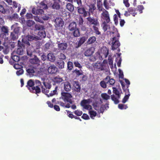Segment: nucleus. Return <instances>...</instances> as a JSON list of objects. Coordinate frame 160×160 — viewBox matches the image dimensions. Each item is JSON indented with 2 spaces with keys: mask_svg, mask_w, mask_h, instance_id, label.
Listing matches in <instances>:
<instances>
[{
  "mask_svg": "<svg viewBox=\"0 0 160 160\" xmlns=\"http://www.w3.org/2000/svg\"><path fill=\"white\" fill-rule=\"evenodd\" d=\"M79 27L82 26L83 24V20L82 16L80 15L78 18V20L77 21Z\"/></svg>",
  "mask_w": 160,
  "mask_h": 160,
  "instance_id": "cd10ccee",
  "label": "nucleus"
},
{
  "mask_svg": "<svg viewBox=\"0 0 160 160\" xmlns=\"http://www.w3.org/2000/svg\"><path fill=\"white\" fill-rule=\"evenodd\" d=\"M68 29L71 32L72 31H73L74 29H75L77 28V24L75 22H71L68 26Z\"/></svg>",
  "mask_w": 160,
  "mask_h": 160,
  "instance_id": "aec40b11",
  "label": "nucleus"
},
{
  "mask_svg": "<svg viewBox=\"0 0 160 160\" xmlns=\"http://www.w3.org/2000/svg\"><path fill=\"white\" fill-rule=\"evenodd\" d=\"M115 82V80L113 78H110L109 81V85L111 86H113Z\"/></svg>",
  "mask_w": 160,
  "mask_h": 160,
  "instance_id": "680f3d73",
  "label": "nucleus"
},
{
  "mask_svg": "<svg viewBox=\"0 0 160 160\" xmlns=\"http://www.w3.org/2000/svg\"><path fill=\"white\" fill-rule=\"evenodd\" d=\"M39 8L42 9L46 10L48 9V7L44 1L41 2L39 4Z\"/></svg>",
  "mask_w": 160,
  "mask_h": 160,
  "instance_id": "c85d7f7f",
  "label": "nucleus"
},
{
  "mask_svg": "<svg viewBox=\"0 0 160 160\" xmlns=\"http://www.w3.org/2000/svg\"><path fill=\"white\" fill-rule=\"evenodd\" d=\"M68 68L69 70H71L73 68V64L72 62L71 61H69L68 62Z\"/></svg>",
  "mask_w": 160,
  "mask_h": 160,
  "instance_id": "864d4df0",
  "label": "nucleus"
},
{
  "mask_svg": "<svg viewBox=\"0 0 160 160\" xmlns=\"http://www.w3.org/2000/svg\"><path fill=\"white\" fill-rule=\"evenodd\" d=\"M74 90L75 91L79 92L81 90V87L78 81H74L73 83Z\"/></svg>",
  "mask_w": 160,
  "mask_h": 160,
  "instance_id": "f3484780",
  "label": "nucleus"
},
{
  "mask_svg": "<svg viewBox=\"0 0 160 160\" xmlns=\"http://www.w3.org/2000/svg\"><path fill=\"white\" fill-rule=\"evenodd\" d=\"M26 24L27 26L29 27H31L35 24V22L32 20H28L26 22Z\"/></svg>",
  "mask_w": 160,
  "mask_h": 160,
  "instance_id": "3c124183",
  "label": "nucleus"
},
{
  "mask_svg": "<svg viewBox=\"0 0 160 160\" xmlns=\"http://www.w3.org/2000/svg\"><path fill=\"white\" fill-rule=\"evenodd\" d=\"M38 37L35 35H28L24 38L22 39V43L29 46L30 43L29 41H32L34 40H37L38 39Z\"/></svg>",
  "mask_w": 160,
  "mask_h": 160,
  "instance_id": "20e7f679",
  "label": "nucleus"
},
{
  "mask_svg": "<svg viewBox=\"0 0 160 160\" xmlns=\"http://www.w3.org/2000/svg\"><path fill=\"white\" fill-rule=\"evenodd\" d=\"M47 58L48 61L53 62L55 61L56 58L53 54L49 53L47 55Z\"/></svg>",
  "mask_w": 160,
  "mask_h": 160,
  "instance_id": "4be33fe9",
  "label": "nucleus"
},
{
  "mask_svg": "<svg viewBox=\"0 0 160 160\" xmlns=\"http://www.w3.org/2000/svg\"><path fill=\"white\" fill-rule=\"evenodd\" d=\"M112 88L113 89V92L115 94V95L117 96L118 98H120L121 95L119 92V91L116 88L113 87Z\"/></svg>",
  "mask_w": 160,
  "mask_h": 160,
  "instance_id": "58836bf2",
  "label": "nucleus"
},
{
  "mask_svg": "<svg viewBox=\"0 0 160 160\" xmlns=\"http://www.w3.org/2000/svg\"><path fill=\"white\" fill-rule=\"evenodd\" d=\"M113 20L115 25H117L118 23V16L116 14H115L113 15Z\"/></svg>",
  "mask_w": 160,
  "mask_h": 160,
  "instance_id": "6e6d98bb",
  "label": "nucleus"
},
{
  "mask_svg": "<svg viewBox=\"0 0 160 160\" xmlns=\"http://www.w3.org/2000/svg\"><path fill=\"white\" fill-rule=\"evenodd\" d=\"M108 64L112 68L113 67V62L112 60V58L110 55H109L108 57Z\"/></svg>",
  "mask_w": 160,
  "mask_h": 160,
  "instance_id": "e433bc0d",
  "label": "nucleus"
},
{
  "mask_svg": "<svg viewBox=\"0 0 160 160\" xmlns=\"http://www.w3.org/2000/svg\"><path fill=\"white\" fill-rule=\"evenodd\" d=\"M27 51L28 55L30 56L31 57H32V55H33V51L31 50V49L29 48H27Z\"/></svg>",
  "mask_w": 160,
  "mask_h": 160,
  "instance_id": "5fc2aeb1",
  "label": "nucleus"
},
{
  "mask_svg": "<svg viewBox=\"0 0 160 160\" xmlns=\"http://www.w3.org/2000/svg\"><path fill=\"white\" fill-rule=\"evenodd\" d=\"M89 114L91 118L92 119H94V117H95L97 114L96 112L93 110L89 111Z\"/></svg>",
  "mask_w": 160,
  "mask_h": 160,
  "instance_id": "4c0bfd02",
  "label": "nucleus"
},
{
  "mask_svg": "<svg viewBox=\"0 0 160 160\" xmlns=\"http://www.w3.org/2000/svg\"><path fill=\"white\" fill-rule=\"evenodd\" d=\"M128 10L130 14H132L134 17L137 14V13L135 12V9L133 8L130 7Z\"/></svg>",
  "mask_w": 160,
  "mask_h": 160,
  "instance_id": "c756f323",
  "label": "nucleus"
},
{
  "mask_svg": "<svg viewBox=\"0 0 160 160\" xmlns=\"http://www.w3.org/2000/svg\"><path fill=\"white\" fill-rule=\"evenodd\" d=\"M116 35L117 37H114L111 40L112 49L114 50L118 48V51L119 52L120 49L119 47L120 45V43L119 41V39L120 35L118 32H117Z\"/></svg>",
  "mask_w": 160,
  "mask_h": 160,
  "instance_id": "f257e3e1",
  "label": "nucleus"
},
{
  "mask_svg": "<svg viewBox=\"0 0 160 160\" xmlns=\"http://www.w3.org/2000/svg\"><path fill=\"white\" fill-rule=\"evenodd\" d=\"M74 113L78 116H81L82 114V112L79 110H77L74 111Z\"/></svg>",
  "mask_w": 160,
  "mask_h": 160,
  "instance_id": "13d9d810",
  "label": "nucleus"
},
{
  "mask_svg": "<svg viewBox=\"0 0 160 160\" xmlns=\"http://www.w3.org/2000/svg\"><path fill=\"white\" fill-rule=\"evenodd\" d=\"M88 10L90 13L93 14L94 11L96 9V7L94 4H91L88 6Z\"/></svg>",
  "mask_w": 160,
  "mask_h": 160,
  "instance_id": "bb28decb",
  "label": "nucleus"
},
{
  "mask_svg": "<svg viewBox=\"0 0 160 160\" xmlns=\"http://www.w3.org/2000/svg\"><path fill=\"white\" fill-rule=\"evenodd\" d=\"M87 38L85 37H82L80 38L78 42V44L76 47V48H78L80 46L84 43L86 40L87 39Z\"/></svg>",
  "mask_w": 160,
  "mask_h": 160,
  "instance_id": "6ab92c4d",
  "label": "nucleus"
},
{
  "mask_svg": "<svg viewBox=\"0 0 160 160\" xmlns=\"http://www.w3.org/2000/svg\"><path fill=\"white\" fill-rule=\"evenodd\" d=\"M42 86L41 83L39 80H36L34 87L29 88V90L31 92L36 93H39L41 91L40 87H41Z\"/></svg>",
  "mask_w": 160,
  "mask_h": 160,
  "instance_id": "7ed1b4c3",
  "label": "nucleus"
},
{
  "mask_svg": "<svg viewBox=\"0 0 160 160\" xmlns=\"http://www.w3.org/2000/svg\"><path fill=\"white\" fill-rule=\"evenodd\" d=\"M87 24L89 27L92 26L93 28L94 27L99 26V23L97 18L89 16L87 18Z\"/></svg>",
  "mask_w": 160,
  "mask_h": 160,
  "instance_id": "f03ea898",
  "label": "nucleus"
},
{
  "mask_svg": "<svg viewBox=\"0 0 160 160\" xmlns=\"http://www.w3.org/2000/svg\"><path fill=\"white\" fill-rule=\"evenodd\" d=\"M93 67L99 71H102L105 69L104 66L101 63V62H97L93 65Z\"/></svg>",
  "mask_w": 160,
  "mask_h": 160,
  "instance_id": "f8f14e48",
  "label": "nucleus"
},
{
  "mask_svg": "<svg viewBox=\"0 0 160 160\" xmlns=\"http://www.w3.org/2000/svg\"><path fill=\"white\" fill-rule=\"evenodd\" d=\"M96 40V37L95 36H92L88 38L87 42L88 44H91L93 43Z\"/></svg>",
  "mask_w": 160,
  "mask_h": 160,
  "instance_id": "7c9ffc66",
  "label": "nucleus"
},
{
  "mask_svg": "<svg viewBox=\"0 0 160 160\" xmlns=\"http://www.w3.org/2000/svg\"><path fill=\"white\" fill-rule=\"evenodd\" d=\"M17 34L15 33L14 32H12L10 35V37L11 39L12 40H14L17 38Z\"/></svg>",
  "mask_w": 160,
  "mask_h": 160,
  "instance_id": "603ef678",
  "label": "nucleus"
},
{
  "mask_svg": "<svg viewBox=\"0 0 160 160\" xmlns=\"http://www.w3.org/2000/svg\"><path fill=\"white\" fill-rule=\"evenodd\" d=\"M35 28L36 30H43L44 29V26L39 24H36Z\"/></svg>",
  "mask_w": 160,
  "mask_h": 160,
  "instance_id": "8fccbe9b",
  "label": "nucleus"
},
{
  "mask_svg": "<svg viewBox=\"0 0 160 160\" xmlns=\"http://www.w3.org/2000/svg\"><path fill=\"white\" fill-rule=\"evenodd\" d=\"M118 108L122 110L124 109H126L128 108V107L127 106V105L119 104L118 105Z\"/></svg>",
  "mask_w": 160,
  "mask_h": 160,
  "instance_id": "49530a36",
  "label": "nucleus"
},
{
  "mask_svg": "<svg viewBox=\"0 0 160 160\" xmlns=\"http://www.w3.org/2000/svg\"><path fill=\"white\" fill-rule=\"evenodd\" d=\"M57 87H56L55 88V90H54L52 91H51V92L50 93H49V94H48V93H47V94L46 95H47V96L48 97H49L52 96L53 95L56 94L57 92Z\"/></svg>",
  "mask_w": 160,
  "mask_h": 160,
  "instance_id": "c03bdc74",
  "label": "nucleus"
},
{
  "mask_svg": "<svg viewBox=\"0 0 160 160\" xmlns=\"http://www.w3.org/2000/svg\"><path fill=\"white\" fill-rule=\"evenodd\" d=\"M26 87L29 89V88L34 87L35 82L33 80L30 79L28 81Z\"/></svg>",
  "mask_w": 160,
  "mask_h": 160,
  "instance_id": "393cba45",
  "label": "nucleus"
},
{
  "mask_svg": "<svg viewBox=\"0 0 160 160\" xmlns=\"http://www.w3.org/2000/svg\"><path fill=\"white\" fill-rule=\"evenodd\" d=\"M101 18L102 23L111 22L109 13L106 10H104L101 13Z\"/></svg>",
  "mask_w": 160,
  "mask_h": 160,
  "instance_id": "423d86ee",
  "label": "nucleus"
},
{
  "mask_svg": "<svg viewBox=\"0 0 160 160\" xmlns=\"http://www.w3.org/2000/svg\"><path fill=\"white\" fill-rule=\"evenodd\" d=\"M23 70L22 68H21L17 71L16 74L17 75L19 76L22 74L23 73Z\"/></svg>",
  "mask_w": 160,
  "mask_h": 160,
  "instance_id": "052dcab7",
  "label": "nucleus"
},
{
  "mask_svg": "<svg viewBox=\"0 0 160 160\" xmlns=\"http://www.w3.org/2000/svg\"><path fill=\"white\" fill-rule=\"evenodd\" d=\"M72 34L75 37H79L80 35V33L79 29L77 28L73 31H72Z\"/></svg>",
  "mask_w": 160,
  "mask_h": 160,
  "instance_id": "5701e85b",
  "label": "nucleus"
},
{
  "mask_svg": "<svg viewBox=\"0 0 160 160\" xmlns=\"http://www.w3.org/2000/svg\"><path fill=\"white\" fill-rule=\"evenodd\" d=\"M57 87H56L55 88V90H54L52 91H51V92L50 93H49V94H48V93H47V94L46 95H47V96L48 97H49L52 96L53 95L56 94L57 92Z\"/></svg>",
  "mask_w": 160,
  "mask_h": 160,
  "instance_id": "37998d69",
  "label": "nucleus"
},
{
  "mask_svg": "<svg viewBox=\"0 0 160 160\" xmlns=\"http://www.w3.org/2000/svg\"><path fill=\"white\" fill-rule=\"evenodd\" d=\"M22 47L23 48L25 47L23 44H22V46H20V47H19L18 48L17 52V53L19 55H22L23 54V51L22 48Z\"/></svg>",
  "mask_w": 160,
  "mask_h": 160,
  "instance_id": "c9c22d12",
  "label": "nucleus"
},
{
  "mask_svg": "<svg viewBox=\"0 0 160 160\" xmlns=\"http://www.w3.org/2000/svg\"><path fill=\"white\" fill-rule=\"evenodd\" d=\"M32 12L34 14L40 15L41 17L42 15H43V14L45 13L43 9L40 8L38 9H36L34 8H32Z\"/></svg>",
  "mask_w": 160,
  "mask_h": 160,
  "instance_id": "9b49d317",
  "label": "nucleus"
},
{
  "mask_svg": "<svg viewBox=\"0 0 160 160\" xmlns=\"http://www.w3.org/2000/svg\"><path fill=\"white\" fill-rule=\"evenodd\" d=\"M102 49L103 50L102 52L104 54L105 58H106L109 54L108 50L106 47Z\"/></svg>",
  "mask_w": 160,
  "mask_h": 160,
  "instance_id": "a18cd8bd",
  "label": "nucleus"
},
{
  "mask_svg": "<svg viewBox=\"0 0 160 160\" xmlns=\"http://www.w3.org/2000/svg\"><path fill=\"white\" fill-rule=\"evenodd\" d=\"M92 102V100L90 99H83L82 100L80 103L81 106L86 110L92 109V107L91 105L89 104Z\"/></svg>",
  "mask_w": 160,
  "mask_h": 160,
  "instance_id": "0eeeda50",
  "label": "nucleus"
},
{
  "mask_svg": "<svg viewBox=\"0 0 160 160\" xmlns=\"http://www.w3.org/2000/svg\"><path fill=\"white\" fill-rule=\"evenodd\" d=\"M64 90L67 92H69L71 90V86L70 83L68 82H64Z\"/></svg>",
  "mask_w": 160,
  "mask_h": 160,
  "instance_id": "b1692460",
  "label": "nucleus"
},
{
  "mask_svg": "<svg viewBox=\"0 0 160 160\" xmlns=\"http://www.w3.org/2000/svg\"><path fill=\"white\" fill-rule=\"evenodd\" d=\"M61 106L65 107L66 108H69L71 107L69 103H67L66 105H65V103L62 102H60L58 103Z\"/></svg>",
  "mask_w": 160,
  "mask_h": 160,
  "instance_id": "79ce46f5",
  "label": "nucleus"
},
{
  "mask_svg": "<svg viewBox=\"0 0 160 160\" xmlns=\"http://www.w3.org/2000/svg\"><path fill=\"white\" fill-rule=\"evenodd\" d=\"M73 2L75 3H76L78 6H81L82 3L81 0H73Z\"/></svg>",
  "mask_w": 160,
  "mask_h": 160,
  "instance_id": "69168bd1",
  "label": "nucleus"
},
{
  "mask_svg": "<svg viewBox=\"0 0 160 160\" xmlns=\"http://www.w3.org/2000/svg\"><path fill=\"white\" fill-rule=\"evenodd\" d=\"M50 6L52 9L59 10L60 8V5L59 2L56 1H54L53 3H51Z\"/></svg>",
  "mask_w": 160,
  "mask_h": 160,
  "instance_id": "a211bd4d",
  "label": "nucleus"
},
{
  "mask_svg": "<svg viewBox=\"0 0 160 160\" xmlns=\"http://www.w3.org/2000/svg\"><path fill=\"white\" fill-rule=\"evenodd\" d=\"M111 98L112 100L114 101V103L115 104H117L119 102V99L117 97V98L115 97L114 95L113 94L111 95Z\"/></svg>",
  "mask_w": 160,
  "mask_h": 160,
  "instance_id": "f704fd0d",
  "label": "nucleus"
},
{
  "mask_svg": "<svg viewBox=\"0 0 160 160\" xmlns=\"http://www.w3.org/2000/svg\"><path fill=\"white\" fill-rule=\"evenodd\" d=\"M58 66L59 68H63L64 67V62L62 60H59L57 62Z\"/></svg>",
  "mask_w": 160,
  "mask_h": 160,
  "instance_id": "2f4dec72",
  "label": "nucleus"
},
{
  "mask_svg": "<svg viewBox=\"0 0 160 160\" xmlns=\"http://www.w3.org/2000/svg\"><path fill=\"white\" fill-rule=\"evenodd\" d=\"M48 70L49 73L53 74L56 73L57 72L58 69L54 65H52L48 67Z\"/></svg>",
  "mask_w": 160,
  "mask_h": 160,
  "instance_id": "ddd939ff",
  "label": "nucleus"
},
{
  "mask_svg": "<svg viewBox=\"0 0 160 160\" xmlns=\"http://www.w3.org/2000/svg\"><path fill=\"white\" fill-rule=\"evenodd\" d=\"M43 84L45 88H44L42 86V93L47 95L49 92V90L51 87V85L48 82H43Z\"/></svg>",
  "mask_w": 160,
  "mask_h": 160,
  "instance_id": "6e6552de",
  "label": "nucleus"
},
{
  "mask_svg": "<svg viewBox=\"0 0 160 160\" xmlns=\"http://www.w3.org/2000/svg\"><path fill=\"white\" fill-rule=\"evenodd\" d=\"M94 53V51L92 48H89L86 50L84 52V54L86 56H90Z\"/></svg>",
  "mask_w": 160,
  "mask_h": 160,
  "instance_id": "a878e982",
  "label": "nucleus"
},
{
  "mask_svg": "<svg viewBox=\"0 0 160 160\" xmlns=\"http://www.w3.org/2000/svg\"><path fill=\"white\" fill-rule=\"evenodd\" d=\"M59 58L60 60H65L66 58V56L62 53H61L59 56Z\"/></svg>",
  "mask_w": 160,
  "mask_h": 160,
  "instance_id": "0e129e2a",
  "label": "nucleus"
},
{
  "mask_svg": "<svg viewBox=\"0 0 160 160\" xmlns=\"http://www.w3.org/2000/svg\"><path fill=\"white\" fill-rule=\"evenodd\" d=\"M74 6L73 4V3L70 2L68 3L66 5V8L68 11L70 12H72L74 10Z\"/></svg>",
  "mask_w": 160,
  "mask_h": 160,
  "instance_id": "412c9836",
  "label": "nucleus"
},
{
  "mask_svg": "<svg viewBox=\"0 0 160 160\" xmlns=\"http://www.w3.org/2000/svg\"><path fill=\"white\" fill-rule=\"evenodd\" d=\"M99 26H96L94 27L93 28H92L93 30L94 31V32L97 35H99L101 34V32L99 31V29L98 27Z\"/></svg>",
  "mask_w": 160,
  "mask_h": 160,
  "instance_id": "09e8293b",
  "label": "nucleus"
},
{
  "mask_svg": "<svg viewBox=\"0 0 160 160\" xmlns=\"http://www.w3.org/2000/svg\"><path fill=\"white\" fill-rule=\"evenodd\" d=\"M58 49L59 51H64L67 49L68 47V43L66 42H57Z\"/></svg>",
  "mask_w": 160,
  "mask_h": 160,
  "instance_id": "1a4fd4ad",
  "label": "nucleus"
},
{
  "mask_svg": "<svg viewBox=\"0 0 160 160\" xmlns=\"http://www.w3.org/2000/svg\"><path fill=\"white\" fill-rule=\"evenodd\" d=\"M62 99L65 102H69V104H72L73 101L71 99L72 96L69 93L63 92L61 93Z\"/></svg>",
  "mask_w": 160,
  "mask_h": 160,
  "instance_id": "39448f33",
  "label": "nucleus"
},
{
  "mask_svg": "<svg viewBox=\"0 0 160 160\" xmlns=\"http://www.w3.org/2000/svg\"><path fill=\"white\" fill-rule=\"evenodd\" d=\"M26 18L27 19H32L33 16L31 13H27L25 15Z\"/></svg>",
  "mask_w": 160,
  "mask_h": 160,
  "instance_id": "e2e57ef3",
  "label": "nucleus"
},
{
  "mask_svg": "<svg viewBox=\"0 0 160 160\" xmlns=\"http://www.w3.org/2000/svg\"><path fill=\"white\" fill-rule=\"evenodd\" d=\"M77 12L80 14H83L84 17H86L87 14V12L85 9V8L82 6H78L77 7Z\"/></svg>",
  "mask_w": 160,
  "mask_h": 160,
  "instance_id": "9d476101",
  "label": "nucleus"
},
{
  "mask_svg": "<svg viewBox=\"0 0 160 160\" xmlns=\"http://www.w3.org/2000/svg\"><path fill=\"white\" fill-rule=\"evenodd\" d=\"M111 22H104L102 23L101 24V27L102 28V29L104 32H106L108 29L110 30V25L109 24Z\"/></svg>",
  "mask_w": 160,
  "mask_h": 160,
  "instance_id": "2eb2a0df",
  "label": "nucleus"
},
{
  "mask_svg": "<svg viewBox=\"0 0 160 160\" xmlns=\"http://www.w3.org/2000/svg\"><path fill=\"white\" fill-rule=\"evenodd\" d=\"M55 22L56 24V27H62L64 25V22L61 18H56Z\"/></svg>",
  "mask_w": 160,
  "mask_h": 160,
  "instance_id": "4468645a",
  "label": "nucleus"
},
{
  "mask_svg": "<svg viewBox=\"0 0 160 160\" xmlns=\"http://www.w3.org/2000/svg\"><path fill=\"white\" fill-rule=\"evenodd\" d=\"M6 10L4 8L3 6L1 5H0V12L3 14L6 13Z\"/></svg>",
  "mask_w": 160,
  "mask_h": 160,
  "instance_id": "bf43d9fd",
  "label": "nucleus"
},
{
  "mask_svg": "<svg viewBox=\"0 0 160 160\" xmlns=\"http://www.w3.org/2000/svg\"><path fill=\"white\" fill-rule=\"evenodd\" d=\"M26 71L30 76L33 75V74L35 72L34 69L31 68L27 69Z\"/></svg>",
  "mask_w": 160,
  "mask_h": 160,
  "instance_id": "72a5a7b5",
  "label": "nucleus"
},
{
  "mask_svg": "<svg viewBox=\"0 0 160 160\" xmlns=\"http://www.w3.org/2000/svg\"><path fill=\"white\" fill-rule=\"evenodd\" d=\"M100 2H98L97 7L99 11H102L103 10H105L102 7V4H100Z\"/></svg>",
  "mask_w": 160,
  "mask_h": 160,
  "instance_id": "4d7b16f0",
  "label": "nucleus"
},
{
  "mask_svg": "<svg viewBox=\"0 0 160 160\" xmlns=\"http://www.w3.org/2000/svg\"><path fill=\"white\" fill-rule=\"evenodd\" d=\"M30 61L31 63L33 64H37L40 62L39 60L36 56L34 58L31 59Z\"/></svg>",
  "mask_w": 160,
  "mask_h": 160,
  "instance_id": "473e14b6",
  "label": "nucleus"
},
{
  "mask_svg": "<svg viewBox=\"0 0 160 160\" xmlns=\"http://www.w3.org/2000/svg\"><path fill=\"white\" fill-rule=\"evenodd\" d=\"M125 95L123 98L122 102L123 103H125L127 102L129 99V97L130 96V93L129 92L128 89H126L125 90Z\"/></svg>",
  "mask_w": 160,
  "mask_h": 160,
  "instance_id": "dca6fc26",
  "label": "nucleus"
},
{
  "mask_svg": "<svg viewBox=\"0 0 160 160\" xmlns=\"http://www.w3.org/2000/svg\"><path fill=\"white\" fill-rule=\"evenodd\" d=\"M100 85L101 87L103 88H106L107 87L106 83L103 80L100 82Z\"/></svg>",
  "mask_w": 160,
  "mask_h": 160,
  "instance_id": "338daca9",
  "label": "nucleus"
},
{
  "mask_svg": "<svg viewBox=\"0 0 160 160\" xmlns=\"http://www.w3.org/2000/svg\"><path fill=\"white\" fill-rule=\"evenodd\" d=\"M63 79L62 78L59 77V76L55 77L54 78V81L55 82L57 83H60L62 81Z\"/></svg>",
  "mask_w": 160,
  "mask_h": 160,
  "instance_id": "ea45409f",
  "label": "nucleus"
},
{
  "mask_svg": "<svg viewBox=\"0 0 160 160\" xmlns=\"http://www.w3.org/2000/svg\"><path fill=\"white\" fill-rule=\"evenodd\" d=\"M101 96L103 99L106 100L109 99L110 98V96L105 93H102L101 94Z\"/></svg>",
  "mask_w": 160,
  "mask_h": 160,
  "instance_id": "a19ab883",
  "label": "nucleus"
},
{
  "mask_svg": "<svg viewBox=\"0 0 160 160\" xmlns=\"http://www.w3.org/2000/svg\"><path fill=\"white\" fill-rule=\"evenodd\" d=\"M2 31L5 34H7L8 32V30L7 27L2 26L1 28Z\"/></svg>",
  "mask_w": 160,
  "mask_h": 160,
  "instance_id": "de8ad7c7",
  "label": "nucleus"
},
{
  "mask_svg": "<svg viewBox=\"0 0 160 160\" xmlns=\"http://www.w3.org/2000/svg\"><path fill=\"white\" fill-rule=\"evenodd\" d=\"M41 17V18L44 20H47L49 18V17L48 15L45 14L44 13L43 14V15Z\"/></svg>",
  "mask_w": 160,
  "mask_h": 160,
  "instance_id": "774afa93",
  "label": "nucleus"
}]
</instances>
